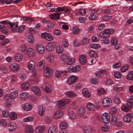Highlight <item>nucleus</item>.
I'll return each mask as SVG.
<instances>
[{"mask_svg":"<svg viewBox=\"0 0 133 133\" xmlns=\"http://www.w3.org/2000/svg\"><path fill=\"white\" fill-rule=\"evenodd\" d=\"M66 72V70H62L61 71L58 70L55 71V75L56 77L58 78L60 77L62 74H65Z\"/></svg>","mask_w":133,"mask_h":133,"instance_id":"nucleus-27","label":"nucleus"},{"mask_svg":"<svg viewBox=\"0 0 133 133\" xmlns=\"http://www.w3.org/2000/svg\"><path fill=\"white\" fill-rule=\"evenodd\" d=\"M73 44L74 45V46L75 47L79 46L81 45V44L78 42L77 40L76 39H75L74 40V42H73Z\"/></svg>","mask_w":133,"mask_h":133,"instance_id":"nucleus-63","label":"nucleus"},{"mask_svg":"<svg viewBox=\"0 0 133 133\" xmlns=\"http://www.w3.org/2000/svg\"><path fill=\"white\" fill-rule=\"evenodd\" d=\"M117 111V110L115 108H111L109 111V112L111 115H114L115 114Z\"/></svg>","mask_w":133,"mask_h":133,"instance_id":"nucleus-58","label":"nucleus"},{"mask_svg":"<svg viewBox=\"0 0 133 133\" xmlns=\"http://www.w3.org/2000/svg\"><path fill=\"white\" fill-rule=\"evenodd\" d=\"M61 14V12H57L50 15L49 16L51 19L57 20L59 19L60 16Z\"/></svg>","mask_w":133,"mask_h":133,"instance_id":"nucleus-18","label":"nucleus"},{"mask_svg":"<svg viewBox=\"0 0 133 133\" xmlns=\"http://www.w3.org/2000/svg\"><path fill=\"white\" fill-rule=\"evenodd\" d=\"M76 94L74 93L72 91H67V96L69 97H75L77 96Z\"/></svg>","mask_w":133,"mask_h":133,"instance_id":"nucleus-41","label":"nucleus"},{"mask_svg":"<svg viewBox=\"0 0 133 133\" xmlns=\"http://www.w3.org/2000/svg\"><path fill=\"white\" fill-rule=\"evenodd\" d=\"M20 95V98L22 100L26 99L29 96L28 93L26 92H22L21 94Z\"/></svg>","mask_w":133,"mask_h":133,"instance_id":"nucleus-31","label":"nucleus"},{"mask_svg":"<svg viewBox=\"0 0 133 133\" xmlns=\"http://www.w3.org/2000/svg\"><path fill=\"white\" fill-rule=\"evenodd\" d=\"M37 51L40 54H43L44 51V48L42 45L40 44H37L36 46Z\"/></svg>","mask_w":133,"mask_h":133,"instance_id":"nucleus-19","label":"nucleus"},{"mask_svg":"<svg viewBox=\"0 0 133 133\" xmlns=\"http://www.w3.org/2000/svg\"><path fill=\"white\" fill-rule=\"evenodd\" d=\"M33 129L32 127L30 125H27L26 126L25 132L26 133H32Z\"/></svg>","mask_w":133,"mask_h":133,"instance_id":"nucleus-40","label":"nucleus"},{"mask_svg":"<svg viewBox=\"0 0 133 133\" xmlns=\"http://www.w3.org/2000/svg\"><path fill=\"white\" fill-rule=\"evenodd\" d=\"M30 84L29 83L27 82H25L22 84L21 85V88L24 89H26L28 88L29 87Z\"/></svg>","mask_w":133,"mask_h":133,"instance_id":"nucleus-46","label":"nucleus"},{"mask_svg":"<svg viewBox=\"0 0 133 133\" xmlns=\"http://www.w3.org/2000/svg\"><path fill=\"white\" fill-rule=\"evenodd\" d=\"M90 82L93 84H96L99 82V80L98 79L93 78L90 79Z\"/></svg>","mask_w":133,"mask_h":133,"instance_id":"nucleus-64","label":"nucleus"},{"mask_svg":"<svg viewBox=\"0 0 133 133\" xmlns=\"http://www.w3.org/2000/svg\"><path fill=\"white\" fill-rule=\"evenodd\" d=\"M35 62L33 61H30L28 64V68L30 70H32L33 69L35 66Z\"/></svg>","mask_w":133,"mask_h":133,"instance_id":"nucleus-43","label":"nucleus"},{"mask_svg":"<svg viewBox=\"0 0 133 133\" xmlns=\"http://www.w3.org/2000/svg\"><path fill=\"white\" fill-rule=\"evenodd\" d=\"M73 67L74 72H78L81 69V66L79 65L73 66Z\"/></svg>","mask_w":133,"mask_h":133,"instance_id":"nucleus-52","label":"nucleus"},{"mask_svg":"<svg viewBox=\"0 0 133 133\" xmlns=\"http://www.w3.org/2000/svg\"><path fill=\"white\" fill-rule=\"evenodd\" d=\"M56 45L55 43L53 42H50L48 43L45 46L46 49L49 51L52 50L55 47Z\"/></svg>","mask_w":133,"mask_h":133,"instance_id":"nucleus-9","label":"nucleus"},{"mask_svg":"<svg viewBox=\"0 0 133 133\" xmlns=\"http://www.w3.org/2000/svg\"><path fill=\"white\" fill-rule=\"evenodd\" d=\"M122 110L125 112H129L130 111L129 109L127 107L125 104L122 105L121 107Z\"/></svg>","mask_w":133,"mask_h":133,"instance_id":"nucleus-50","label":"nucleus"},{"mask_svg":"<svg viewBox=\"0 0 133 133\" xmlns=\"http://www.w3.org/2000/svg\"><path fill=\"white\" fill-rule=\"evenodd\" d=\"M82 93L83 95L86 98H89L91 97V94L86 88L83 89Z\"/></svg>","mask_w":133,"mask_h":133,"instance_id":"nucleus-26","label":"nucleus"},{"mask_svg":"<svg viewBox=\"0 0 133 133\" xmlns=\"http://www.w3.org/2000/svg\"><path fill=\"white\" fill-rule=\"evenodd\" d=\"M132 114L131 113H128L124 116L123 117L124 121L125 122L130 123L131 122V117Z\"/></svg>","mask_w":133,"mask_h":133,"instance_id":"nucleus-11","label":"nucleus"},{"mask_svg":"<svg viewBox=\"0 0 133 133\" xmlns=\"http://www.w3.org/2000/svg\"><path fill=\"white\" fill-rule=\"evenodd\" d=\"M42 88L46 92L48 93L51 91V86L48 82H44L42 85Z\"/></svg>","mask_w":133,"mask_h":133,"instance_id":"nucleus-5","label":"nucleus"},{"mask_svg":"<svg viewBox=\"0 0 133 133\" xmlns=\"http://www.w3.org/2000/svg\"><path fill=\"white\" fill-rule=\"evenodd\" d=\"M67 114L70 119H73L76 118V114L71 109H69L68 110Z\"/></svg>","mask_w":133,"mask_h":133,"instance_id":"nucleus-23","label":"nucleus"},{"mask_svg":"<svg viewBox=\"0 0 133 133\" xmlns=\"http://www.w3.org/2000/svg\"><path fill=\"white\" fill-rule=\"evenodd\" d=\"M87 58L84 55H81L79 56V62L82 65L85 64L87 62Z\"/></svg>","mask_w":133,"mask_h":133,"instance_id":"nucleus-16","label":"nucleus"},{"mask_svg":"<svg viewBox=\"0 0 133 133\" xmlns=\"http://www.w3.org/2000/svg\"><path fill=\"white\" fill-rule=\"evenodd\" d=\"M108 74V72L105 69H101L97 71L95 73V75L96 76L99 77L102 76L103 75L106 76Z\"/></svg>","mask_w":133,"mask_h":133,"instance_id":"nucleus-10","label":"nucleus"},{"mask_svg":"<svg viewBox=\"0 0 133 133\" xmlns=\"http://www.w3.org/2000/svg\"><path fill=\"white\" fill-rule=\"evenodd\" d=\"M66 99H63L62 100H60L58 101L56 104L57 107L58 108H63L65 105V104L66 103Z\"/></svg>","mask_w":133,"mask_h":133,"instance_id":"nucleus-14","label":"nucleus"},{"mask_svg":"<svg viewBox=\"0 0 133 133\" xmlns=\"http://www.w3.org/2000/svg\"><path fill=\"white\" fill-rule=\"evenodd\" d=\"M112 102V100L110 98H105L102 100V105L104 107H107L111 105Z\"/></svg>","mask_w":133,"mask_h":133,"instance_id":"nucleus-3","label":"nucleus"},{"mask_svg":"<svg viewBox=\"0 0 133 133\" xmlns=\"http://www.w3.org/2000/svg\"><path fill=\"white\" fill-rule=\"evenodd\" d=\"M25 29V26L24 25L20 26L19 28H18V32H21L24 31Z\"/></svg>","mask_w":133,"mask_h":133,"instance_id":"nucleus-61","label":"nucleus"},{"mask_svg":"<svg viewBox=\"0 0 133 133\" xmlns=\"http://www.w3.org/2000/svg\"><path fill=\"white\" fill-rule=\"evenodd\" d=\"M48 60L49 62L51 63L53 62L54 60V56L52 55H50L48 58Z\"/></svg>","mask_w":133,"mask_h":133,"instance_id":"nucleus-62","label":"nucleus"},{"mask_svg":"<svg viewBox=\"0 0 133 133\" xmlns=\"http://www.w3.org/2000/svg\"><path fill=\"white\" fill-rule=\"evenodd\" d=\"M23 109L25 110L29 111L32 108V105L29 103H27L22 105Z\"/></svg>","mask_w":133,"mask_h":133,"instance_id":"nucleus-25","label":"nucleus"},{"mask_svg":"<svg viewBox=\"0 0 133 133\" xmlns=\"http://www.w3.org/2000/svg\"><path fill=\"white\" fill-rule=\"evenodd\" d=\"M90 56L91 57H96L97 56V54L93 50L90 51L89 53Z\"/></svg>","mask_w":133,"mask_h":133,"instance_id":"nucleus-56","label":"nucleus"},{"mask_svg":"<svg viewBox=\"0 0 133 133\" xmlns=\"http://www.w3.org/2000/svg\"><path fill=\"white\" fill-rule=\"evenodd\" d=\"M114 101L115 103L117 104H119L121 103V101L119 98L116 95L114 96Z\"/></svg>","mask_w":133,"mask_h":133,"instance_id":"nucleus-49","label":"nucleus"},{"mask_svg":"<svg viewBox=\"0 0 133 133\" xmlns=\"http://www.w3.org/2000/svg\"><path fill=\"white\" fill-rule=\"evenodd\" d=\"M59 126L61 130H66V123L65 122H62L60 124Z\"/></svg>","mask_w":133,"mask_h":133,"instance_id":"nucleus-39","label":"nucleus"},{"mask_svg":"<svg viewBox=\"0 0 133 133\" xmlns=\"http://www.w3.org/2000/svg\"><path fill=\"white\" fill-rule=\"evenodd\" d=\"M114 30L112 29H107L104 30L103 36L105 37H109L110 35L109 34H112L113 33Z\"/></svg>","mask_w":133,"mask_h":133,"instance_id":"nucleus-7","label":"nucleus"},{"mask_svg":"<svg viewBox=\"0 0 133 133\" xmlns=\"http://www.w3.org/2000/svg\"><path fill=\"white\" fill-rule=\"evenodd\" d=\"M9 116L10 119L12 120H14L17 118V114L14 112H10Z\"/></svg>","mask_w":133,"mask_h":133,"instance_id":"nucleus-38","label":"nucleus"},{"mask_svg":"<svg viewBox=\"0 0 133 133\" xmlns=\"http://www.w3.org/2000/svg\"><path fill=\"white\" fill-rule=\"evenodd\" d=\"M31 90L36 95L40 96L41 95V91L39 88L36 86L32 87L31 88Z\"/></svg>","mask_w":133,"mask_h":133,"instance_id":"nucleus-13","label":"nucleus"},{"mask_svg":"<svg viewBox=\"0 0 133 133\" xmlns=\"http://www.w3.org/2000/svg\"><path fill=\"white\" fill-rule=\"evenodd\" d=\"M27 54L29 57H32L34 55V51L31 48H29L28 50Z\"/></svg>","mask_w":133,"mask_h":133,"instance_id":"nucleus-35","label":"nucleus"},{"mask_svg":"<svg viewBox=\"0 0 133 133\" xmlns=\"http://www.w3.org/2000/svg\"><path fill=\"white\" fill-rule=\"evenodd\" d=\"M87 106L88 109L90 111H94L96 109L94 105L91 102L88 103L87 104Z\"/></svg>","mask_w":133,"mask_h":133,"instance_id":"nucleus-28","label":"nucleus"},{"mask_svg":"<svg viewBox=\"0 0 133 133\" xmlns=\"http://www.w3.org/2000/svg\"><path fill=\"white\" fill-rule=\"evenodd\" d=\"M23 55L21 54H16L15 57V60L17 62L21 61L23 58Z\"/></svg>","mask_w":133,"mask_h":133,"instance_id":"nucleus-33","label":"nucleus"},{"mask_svg":"<svg viewBox=\"0 0 133 133\" xmlns=\"http://www.w3.org/2000/svg\"><path fill=\"white\" fill-rule=\"evenodd\" d=\"M129 67V65L127 64L122 66L121 69V72H124L126 71L128 69Z\"/></svg>","mask_w":133,"mask_h":133,"instance_id":"nucleus-45","label":"nucleus"},{"mask_svg":"<svg viewBox=\"0 0 133 133\" xmlns=\"http://www.w3.org/2000/svg\"><path fill=\"white\" fill-rule=\"evenodd\" d=\"M18 95L17 91L15 90L11 92L10 94L6 95L5 97V99L7 102H11L12 100L15 99Z\"/></svg>","mask_w":133,"mask_h":133,"instance_id":"nucleus-1","label":"nucleus"},{"mask_svg":"<svg viewBox=\"0 0 133 133\" xmlns=\"http://www.w3.org/2000/svg\"><path fill=\"white\" fill-rule=\"evenodd\" d=\"M44 74L46 77L49 78L53 75V71L51 68L47 67L44 69Z\"/></svg>","mask_w":133,"mask_h":133,"instance_id":"nucleus-2","label":"nucleus"},{"mask_svg":"<svg viewBox=\"0 0 133 133\" xmlns=\"http://www.w3.org/2000/svg\"><path fill=\"white\" fill-rule=\"evenodd\" d=\"M8 69L6 66H0V71L4 73H6L8 72Z\"/></svg>","mask_w":133,"mask_h":133,"instance_id":"nucleus-51","label":"nucleus"},{"mask_svg":"<svg viewBox=\"0 0 133 133\" xmlns=\"http://www.w3.org/2000/svg\"><path fill=\"white\" fill-rule=\"evenodd\" d=\"M61 59L63 62L66 61V54H62L61 56Z\"/></svg>","mask_w":133,"mask_h":133,"instance_id":"nucleus-54","label":"nucleus"},{"mask_svg":"<svg viewBox=\"0 0 133 133\" xmlns=\"http://www.w3.org/2000/svg\"><path fill=\"white\" fill-rule=\"evenodd\" d=\"M9 129L11 131H12L15 130L16 128V125L15 123L13 122L9 123L8 125Z\"/></svg>","mask_w":133,"mask_h":133,"instance_id":"nucleus-30","label":"nucleus"},{"mask_svg":"<svg viewBox=\"0 0 133 133\" xmlns=\"http://www.w3.org/2000/svg\"><path fill=\"white\" fill-rule=\"evenodd\" d=\"M78 79L77 76L74 75H72L68 77L67 82L69 84L71 85L74 84Z\"/></svg>","mask_w":133,"mask_h":133,"instance_id":"nucleus-6","label":"nucleus"},{"mask_svg":"<svg viewBox=\"0 0 133 133\" xmlns=\"http://www.w3.org/2000/svg\"><path fill=\"white\" fill-rule=\"evenodd\" d=\"M34 119V117L33 116H31L27 117L23 119V120L25 122H30L33 121Z\"/></svg>","mask_w":133,"mask_h":133,"instance_id":"nucleus-47","label":"nucleus"},{"mask_svg":"<svg viewBox=\"0 0 133 133\" xmlns=\"http://www.w3.org/2000/svg\"><path fill=\"white\" fill-rule=\"evenodd\" d=\"M9 25L11 28V30L13 32H17L18 31L17 28H18V25L15 24L14 22L10 23Z\"/></svg>","mask_w":133,"mask_h":133,"instance_id":"nucleus-20","label":"nucleus"},{"mask_svg":"<svg viewBox=\"0 0 133 133\" xmlns=\"http://www.w3.org/2000/svg\"><path fill=\"white\" fill-rule=\"evenodd\" d=\"M89 39L86 38H83L82 41V43L83 45H85L88 44L89 42Z\"/></svg>","mask_w":133,"mask_h":133,"instance_id":"nucleus-53","label":"nucleus"},{"mask_svg":"<svg viewBox=\"0 0 133 133\" xmlns=\"http://www.w3.org/2000/svg\"><path fill=\"white\" fill-rule=\"evenodd\" d=\"M126 78L129 80H133V71L129 72L126 77Z\"/></svg>","mask_w":133,"mask_h":133,"instance_id":"nucleus-44","label":"nucleus"},{"mask_svg":"<svg viewBox=\"0 0 133 133\" xmlns=\"http://www.w3.org/2000/svg\"><path fill=\"white\" fill-rule=\"evenodd\" d=\"M10 70L16 72L19 70V68L18 65L15 63L11 64L9 66Z\"/></svg>","mask_w":133,"mask_h":133,"instance_id":"nucleus-17","label":"nucleus"},{"mask_svg":"<svg viewBox=\"0 0 133 133\" xmlns=\"http://www.w3.org/2000/svg\"><path fill=\"white\" fill-rule=\"evenodd\" d=\"M117 118L115 116H112L111 119V122L113 123V124H115L117 121Z\"/></svg>","mask_w":133,"mask_h":133,"instance_id":"nucleus-60","label":"nucleus"},{"mask_svg":"<svg viewBox=\"0 0 133 133\" xmlns=\"http://www.w3.org/2000/svg\"><path fill=\"white\" fill-rule=\"evenodd\" d=\"M42 37L48 41H51L53 40V37L50 34L47 33H42L41 35Z\"/></svg>","mask_w":133,"mask_h":133,"instance_id":"nucleus-8","label":"nucleus"},{"mask_svg":"<svg viewBox=\"0 0 133 133\" xmlns=\"http://www.w3.org/2000/svg\"><path fill=\"white\" fill-rule=\"evenodd\" d=\"M45 62L44 60H41L38 63L37 68L39 70H41L43 68L45 65Z\"/></svg>","mask_w":133,"mask_h":133,"instance_id":"nucleus-29","label":"nucleus"},{"mask_svg":"<svg viewBox=\"0 0 133 133\" xmlns=\"http://www.w3.org/2000/svg\"><path fill=\"white\" fill-rule=\"evenodd\" d=\"M72 31L73 33L75 35L78 34L80 31L78 27L76 26L73 28Z\"/></svg>","mask_w":133,"mask_h":133,"instance_id":"nucleus-42","label":"nucleus"},{"mask_svg":"<svg viewBox=\"0 0 133 133\" xmlns=\"http://www.w3.org/2000/svg\"><path fill=\"white\" fill-rule=\"evenodd\" d=\"M45 130V128L42 125H38L35 129V133H42Z\"/></svg>","mask_w":133,"mask_h":133,"instance_id":"nucleus-21","label":"nucleus"},{"mask_svg":"<svg viewBox=\"0 0 133 133\" xmlns=\"http://www.w3.org/2000/svg\"><path fill=\"white\" fill-rule=\"evenodd\" d=\"M114 76L115 78H120L121 76V73L117 71H116L114 73Z\"/></svg>","mask_w":133,"mask_h":133,"instance_id":"nucleus-57","label":"nucleus"},{"mask_svg":"<svg viewBox=\"0 0 133 133\" xmlns=\"http://www.w3.org/2000/svg\"><path fill=\"white\" fill-rule=\"evenodd\" d=\"M26 39L28 42L30 43H32L34 42L32 35L31 34H30L29 35L26 37Z\"/></svg>","mask_w":133,"mask_h":133,"instance_id":"nucleus-36","label":"nucleus"},{"mask_svg":"<svg viewBox=\"0 0 133 133\" xmlns=\"http://www.w3.org/2000/svg\"><path fill=\"white\" fill-rule=\"evenodd\" d=\"M102 121L104 123L108 124L110 122V117L107 113H105L102 114L101 116Z\"/></svg>","mask_w":133,"mask_h":133,"instance_id":"nucleus-4","label":"nucleus"},{"mask_svg":"<svg viewBox=\"0 0 133 133\" xmlns=\"http://www.w3.org/2000/svg\"><path fill=\"white\" fill-rule=\"evenodd\" d=\"M83 130L84 133H91L92 131L91 128L89 126L84 127Z\"/></svg>","mask_w":133,"mask_h":133,"instance_id":"nucleus-32","label":"nucleus"},{"mask_svg":"<svg viewBox=\"0 0 133 133\" xmlns=\"http://www.w3.org/2000/svg\"><path fill=\"white\" fill-rule=\"evenodd\" d=\"M85 111V108L84 107H81L79 108L78 110L77 114L80 117H82L84 115Z\"/></svg>","mask_w":133,"mask_h":133,"instance_id":"nucleus-22","label":"nucleus"},{"mask_svg":"<svg viewBox=\"0 0 133 133\" xmlns=\"http://www.w3.org/2000/svg\"><path fill=\"white\" fill-rule=\"evenodd\" d=\"M111 42L112 44L113 45H115L117 43V39L115 37H112L111 39Z\"/></svg>","mask_w":133,"mask_h":133,"instance_id":"nucleus-59","label":"nucleus"},{"mask_svg":"<svg viewBox=\"0 0 133 133\" xmlns=\"http://www.w3.org/2000/svg\"><path fill=\"white\" fill-rule=\"evenodd\" d=\"M127 104L128 107L130 108H131L133 105V102L129 99L127 102Z\"/></svg>","mask_w":133,"mask_h":133,"instance_id":"nucleus-55","label":"nucleus"},{"mask_svg":"<svg viewBox=\"0 0 133 133\" xmlns=\"http://www.w3.org/2000/svg\"><path fill=\"white\" fill-rule=\"evenodd\" d=\"M8 111L6 110H3L2 112V115L4 117H6L9 116Z\"/></svg>","mask_w":133,"mask_h":133,"instance_id":"nucleus-48","label":"nucleus"},{"mask_svg":"<svg viewBox=\"0 0 133 133\" xmlns=\"http://www.w3.org/2000/svg\"><path fill=\"white\" fill-rule=\"evenodd\" d=\"M45 110V108L43 106H39L38 109V112L39 115L41 116H43L44 115Z\"/></svg>","mask_w":133,"mask_h":133,"instance_id":"nucleus-24","label":"nucleus"},{"mask_svg":"<svg viewBox=\"0 0 133 133\" xmlns=\"http://www.w3.org/2000/svg\"><path fill=\"white\" fill-rule=\"evenodd\" d=\"M56 53L58 54H62L63 51V49L62 46H57L56 48Z\"/></svg>","mask_w":133,"mask_h":133,"instance_id":"nucleus-34","label":"nucleus"},{"mask_svg":"<svg viewBox=\"0 0 133 133\" xmlns=\"http://www.w3.org/2000/svg\"><path fill=\"white\" fill-rule=\"evenodd\" d=\"M75 58H73L67 57V65H70L72 64L75 62Z\"/></svg>","mask_w":133,"mask_h":133,"instance_id":"nucleus-37","label":"nucleus"},{"mask_svg":"<svg viewBox=\"0 0 133 133\" xmlns=\"http://www.w3.org/2000/svg\"><path fill=\"white\" fill-rule=\"evenodd\" d=\"M58 128L55 125L51 126L49 128L48 133H57Z\"/></svg>","mask_w":133,"mask_h":133,"instance_id":"nucleus-12","label":"nucleus"},{"mask_svg":"<svg viewBox=\"0 0 133 133\" xmlns=\"http://www.w3.org/2000/svg\"><path fill=\"white\" fill-rule=\"evenodd\" d=\"M63 114L62 111L58 110L54 112L53 115V117L55 119H59L62 117Z\"/></svg>","mask_w":133,"mask_h":133,"instance_id":"nucleus-15","label":"nucleus"}]
</instances>
